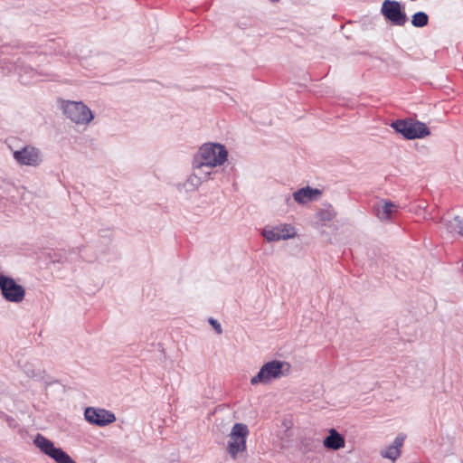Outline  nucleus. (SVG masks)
Instances as JSON below:
<instances>
[{
	"label": "nucleus",
	"instance_id": "f257e3e1",
	"mask_svg": "<svg viewBox=\"0 0 463 463\" xmlns=\"http://www.w3.org/2000/svg\"><path fill=\"white\" fill-rule=\"evenodd\" d=\"M197 165L212 169L222 165L228 158L226 147L219 143H206L194 154Z\"/></svg>",
	"mask_w": 463,
	"mask_h": 463
},
{
	"label": "nucleus",
	"instance_id": "f03ea898",
	"mask_svg": "<svg viewBox=\"0 0 463 463\" xmlns=\"http://www.w3.org/2000/svg\"><path fill=\"white\" fill-rule=\"evenodd\" d=\"M290 364L284 361L271 360L265 363L259 373L250 379L251 385L269 384L289 373Z\"/></svg>",
	"mask_w": 463,
	"mask_h": 463
},
{
	"label": "nucleus",
	"instance_id": "7ed1b4c3",
	"mask_svg": "<svg viewBox=\"0 0 463 463\" xmlns=\"http://www.w3.org/2000/svg\"><path fill=\"white\" fill-rule=\"evenodd\" d=\"M391 127L409 140L423 138L430 134V129L424 123L410 118L392 121Z\"/></svg>",
	"mask_w": 463,
	"mask_h": 463
},
{
	"label": "nucleus",
	"instance_id": "20e7f679",
	"mask_svg": "<svg viewBox=\"0 0 463 463\" xmlns=\"http://www.w3.org/2000/svg\"><path fill=\"white\" fill-rule=\"evenodd\" d=\"M249 435V429L246 424L235 423L230 433V439L227 444V451L233 458H237L238 454L246 450V439Z\"/></svg>",
	"mask_w": 463,
	"mask_h": 463
},
{
	"label": "nucleus",
	"instance_id": "39448f33",
	"mask_svg": "<svg viewBox=\"0 0 463 463\" xmlns=\"http://www.w3.org/2000/svg\"><path fill=\"white\" fill-rule=\"evenodd\" d=\"M62 110L68 118L76 124L85 125L91 121V110L81 101H63Z\"/></svg>",
	"mask_w": 463,
	"mask_h": 463
},
{
	"label": "nucleus",
	"instance_id": "423d86ee",
	"mask_svg": "<svg viewBox=\"0 0 463 463\" xmlns=\"http://www.w3.org/2000/svg\"><path fill=\"white\" fill-rule=\"evenodd\" d=\"M34 444L45 455L55 460L56 463H76L71 456L61 448H56L53 442L42 434H37Z\"/></svg>",
	"mask_w": 463,
	"mask_h": 463
},
{
	"label": "nucleus",
	"instance_id": "0eeeda50",
	"mask_svg": "<svg viewBox=\"0 0 463 463\" xmlns=\"http://www.w3.org/2000/svg\"><path fill=\"white\" fill-rule=\"evenodd\" d=\"M0 290L3 298L8 302L20 303L25 296L24 287L17 284L13 278L4 274L0 275Z\"/></svg>",
	"mask_w": 463,
	"mask_h": 463
},
{
	"label": "nucleus",
	"instance_id": "6e6552de",
	"mask_svg": "<svg viewBox=\"0 0 463 463\" xmlns=\"http://www.w3.org/2000/svg\"><path fill=\"white\" fill-rule=\"evenodd\" d=\"M381 12L394 25L403 26L408 21V17L398 1L385 0L382 5Z\"/></svg>",
	"mask_w": 463,
	"mask_h": 463
},
{
	"label": "nucleus",
	"instance_id": "1a4fd4ad",
	"mask_svg": "<svg viewBox=\"0 0 463 463\" xmlns=\"http://www.w3.org/2000/svg\"><path fill=\"white\" fill-rule=\"evenodd\" d=\"M84 417L89 423L99 427H104L116 421V416L113 412L100 408H86Z\"/></svg>",
	"mask_w": 463,
	"mask_h": 463
},
{
	"label": "nucleus",
	"instance_id": "9d476101",
	"mask_svg": "<svg viewBox=\"0 0 463 463\" xmlns=\"http://www.w3.org/2000/svg\"><path fill=\"white\" fill-rule=\"evenodd\" d=\"M295 228L287 223L279 224L274 227H265L261 235L269 242L288 240L296 236Z\"/></svg>",
	"mask_w": 463,
	"mask_h": 463
},
{
	"label": "nucleus",
	"instance_id": "9b49d317",
	"mask_svg": "<svg viewBox=\"0 0 463 463\" xmlns=\"http://www.w3.org/2000/svg\"><path fill=\"white\" fill-rule=\"evenodd\" d=\"M14 158L24 165L36 166L41 162L40 151L33 146H24L14 152Z\"/></svg>",
	"mask_w": 463,
	"mask_h": 463
},
{
	"label": "nucleus",
	"instance_id": "f8f14e48",
	"mask_svg": "<svg viewBox=\"0 0 463 463\" xmlns=\"http://www.w3.org/2000/svg\"><path fill=\"white\" fill-rule=\"evenodd\" d=\"M404 440L405 436L403 434H399L394 439L392 444L381 450V456L384 458L391 459L393 462L396 461L402 454V448L403 446Z\"/></svg>",
	"mask_w": 463,
	"mask_h": 463
},
{
	"label": "nucleus",
	"instance_id": "ddd939ff",
	"mask_svg": "<svg viewBox=\"0 0 463 463\" xmlns=\"http://www.w3.org/2000/svg\"><path fill=\"white\" fill-rule=\"evenodd\" d=\"M398 206L390 201H381L373 206L375 216L381 221H390L393 213L397 212Z\"/></svg>",
	"mask_w": 463,
	"mask_h": 463
},
{
	"label": "nucleus",
	"instance_id": "4468645a",
	"mask_svg": "<svg viewBox=\"0 0 463 463\" xmlns=\"http://www.w3.org/2000/svg\"><path fill=\"white\" fill-rule=\"evenodd\" d=\"M323 445L328 449L338 450L345 447V440L344 436L335 429H330L328 436L323 440Z\"/></svg>",
	"mask_w": 463,
	"mask_h": 463
},
{
	"label": "nucleus",
	"instance_id": "2eb2a0df",
	"mask_svg": "<svg viewBox=\"0 0 463 463\" xmlns=\"http://www.w3.org/2000/svg\"><path fill=\"white\" fill-rule=\"evenodd\" d=\"M320 192L317 189L310 188L307 186L305 188H301L293 194L294 200L300 203L304 204L307 202H310L314 199V195L319 194Z\"/></svg>",
	"mask_w": 463,
	"mask_h": 463
},
{
	"label": "nucleus",
	"instance_id": "dca6fc26",
	"mask_svg": "<svg viewBox=\"0 0 463 463\" xmlns=\"http://www.w3.org/2000/svg\"><path fill=\"white\" fill-rule=\"evenodd\" d=\"M444 225L449 232H457L463 238V219L459 216L444 221Z\"/></svg>",
	"mask_w": 463,
	"mask_h": 463
},
{
	"label": "nucleus",
	"instance_id": "f3484780",
	"mask_svg": "<svg viewBox=\"0 0 463 463\" xmlns=\"http://www.w3.org/2000/svg\"><path fill=\"white\" fill-rule=\"evenodd\" d=\"M193 174L200 177L203 182L211 178L212 171L207 169L206 166H200L196 165L195 157H193L192 161Z\"/></svg>",
	"mask_w": 463,
	"mask_h": 463
},
{
	"label": "nucleus",
	"instance_id": "a211bd4d",
	"mask_svg": "<svg viewBox=\"0 0 463 463\" xmlns=\"http://www.w3.org/2000/svg\"><path fill=\"white\" fill-rule=\"evenodd\" d=\"M428 23H429V16L424 12H421V11L417 12L411 17V24L414 27H417V28L424 27L428 24Z\"/></svg>",
	"mask_w": 463,
	"mask_h": 463
},
{
	"label": "nucleus",
	"instance_id": "6ab92c4d",
	"mask_svg": "<svg viewBox=\"0 0 463 463\" xmlns=\"http://www.w3.org/2000/svg\"><path fill=\"white\" fill-rule=\"evenodd\" d=\"M186 182L193 189H197L203 183L200 177L196 176V175L193 173L189 175Z\"/></svg>",
	"mask_w": 463,
	"mask_h": 463
},
{
	"label": "nucleus",
	"instance_id": "aec40b11",
	"mask_svg": "<svg viewBox=\"0 0 463 463\" xmlns=\"http://www.w3.org/2000/svg\"><path fill=\"white\" fill-rule=\"evenodd\" d=\"M23 370L28 377H31V378L41 377V373L35 371L33 367V364H31L29 363H26L24 364Z\"/></svg>",
	"mask_w": 463,
	"mask_h": 463
},
{
	"label": "nucleus",
	"instance_id": "412c9836",
	"mask_svg": "<svg viewBox=\"0 0 463 463\" xmlns=\"http://www.w3.org/2000/svg\"><path fill=\"white\" fill-rule=\"evenodd\" d=\"M312 439H304L301 441L300 448L304 452L312 451Z\"/></svg>",
	"mask_w": 463,
	"mask_h": 463
},
{
	"label": "nucleus",
	"instance_id": "4be33fe9",
	"mask_svg": "<svg viewBox=\"0 0 463 463\" xmlns=\"http://www.w3.org/2000/svg\"><path fill=\"white\" fill-rule=\"evenodd\" d=\"M209 322L213 326V327L215 329L217 334L221 335L222 333L221 324L217 320H215L213 318H210Z\"/></svg>",
	"mask_w": 463,
	"mask_h": 463
},
{
	"label": "nucleus",
	"instance_id": "5701e85b",
	"mask_svg": "<svg viewBox=\"0 0 463 463\" xmlns=\"http://www.w3.org/2000/svg\"><path fill=\"white\" fill-rule=\"evenodd\" d=\"M326 215H325V217H322L323 220H326V221H330L331 220V216H330V213H326Z\"/></svg>",
	"mask_w": 463,
	"mask_h": 463
}]
</instances>
